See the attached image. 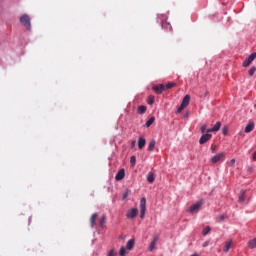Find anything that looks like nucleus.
I'll list each match as a JSON object with an SVG mask.
<instances>
[{"label": "nucleus", "instance_id": "obj_12", "mask_svg": "<svg viewBox=\"0 0 256 256\" xmlns=\"http://www.w3.org/2000/svg\"><path fill=\"white\" fill-rule=\"evenodd\" d=\"M231 245H233V240H228L224 243V252L229 253V249H231Z\"/></svg>", "mask_w": 256, "mask_h": 256}, {"label": "nucleus", "instance_id": "obj_14", "mask_svg": "<svg viewBox=\"0 0 256 256\" xmlns=\"http://www.w3.org/2000/svg\"><path fill=\"white\" fill-rule=\"evenodd\" d=\"M254 129H255V123L250 122L245 127V133H251V131H253Z\"/></svg>", "mask_w": 256, "mask_h": 256}, {"label": "nucleus", "instance_id": "obj_10", "mask_svg": "<svg viewBox=\"0 0 256 256\" xmlns=\"http://www.w3.org/2000/svg\"><path fill=\"white\" fill-rule=\"evenodd\" d=\"M153 91H155V93H157L158 95H161V93L165 91V85L160 84V85L153 86Z\"/></svg>", "mask_w": 256, "mask_h": 256}, {"label": "nucleus", "instance_id": "obj_44", "mask_svg": "<svg viewBox=\"0 0 256 256\" xmlns=\"http://www.w3.org/2000/svg\"><path fill=\"white\" fill-rule=\"evenodd\" d=\"M254 109H256V104H254Z\"/></svg>", "mask_w": 256, "mask_h": 256}, {"label": "nucleus", "instance_id": "obj_23", "mask_svg": "<svg viewBox=\"0 0 256 256\" xmlns=\"http://www.w3.org/2000/svg\"><path fill=\"white\" fill-rule=\"evenodd\" d=\"M155 123V117H151L145 124V127H151Z\"/></svg>", "mask_w": 256, "mask_h": 256}, {"label": "nucleus", "instance_id": "obj_21", "mask_svg": "<svg viewBox=\"0 0 256 256\" xmlns=\"http://www.w3.org/2000/svg\"><path fill=\"white\" fill-rule=\"evenodd\" d=\"M129 195H131V190L126 189L123 194H122V200L125 201V199H127V197H129Z\"/></svg>", "mask_w": 256, "mask_h": 256}, {"label": "nucleus", "instance_id": "obj_15", "mask_svg": "<svg viewBox=\"0 0 256 256\" xmlns=\"http://www.w3.org/2000/svg\"><path fill=\"white\" fill-rule=\"evenodd\" d=\"M147 141L143 137L138 138V147L139 149H143L145 147Z\"/></svg>", "mask_w": 256, "mask_h": 256}, {"label": "nucleus", "instance_id": "obj_33", "mask_svg": "<svg viewBox=\"0 0 256 256\" xmlns=\"http://www.w3.org/2000/svg\"><path fill=\"white\" fill-rule=\"evenodd\" d=\"M228 167H234L235 165V159H232L231 161L227 162Z\"/></svg>", "mask_w": 256, "mask_h": 256}, {"label": "nucleus", "instance_id": "obj_9", "mask_svg": "<svg viewBox=\"0 0 256 256\" xmlns=\"http://www.w3.org/2000/svg\"><path fill=\"white\" fill-rule=\"evenodd\" d=\"M221 129V122H216L212 128L207 129V133H217Z\"/></svg>", "mask_w": 256, "mask_h": 256}, {"label": "nucleus", "instance_id": "obj_30", "mask_svg": "<svg viewBox=\"0 0 256 256\" xmlns=\"http://www.w3.org/2000/svg\"><path fill=\"white\" fill-rule=\"evenodd\" d=\"M130 163L131 165L135 166V163H137V158L135 156H131Z\"/></svg>", "mask_w": 256, "mask_h": 256}, {"label": "nucleus", "instance_id": "obj_34", "mask_svg": "<svg viewBox=\"0 0 256 256\" xmlns=\"http://www.w3.org/2000/svg\"><path fill=\"white\" fill-rule=\"evenodd\" d=\"M147 103L148 105H153V103H155V98H149Z\"/></svg>", "mask_w": 256, "mask_h": 256}, {"label": "nucleus", "instance_id": "obj_5", "mask_svg": "<svg viewBox=\"0 0 256 256\" xmlns=\"http://www.w3.org/2000/svg\"><path fill=\"white\" fill-rule=\"evenodd\" d=\"M213 138L212 134H203L200 139H199V144L200 145H205V143H207V141H211V139Z\"/></svg>", "mask_w": 256, "mask_h": 256}, {"label": "nucleus", "instance_id": "obj_3", "mask_svg": "<svg viewBox=\"0 0 256 256\" xmlns=\"http://www.w3.org/2000/svg\"><path fill=\"white\" fill-rule=\"evenodd\" d=\"M145 211H147V200L145 198H141V200H140V217H141V219H145Z\"/></svg>", "mask_w": 256, "mask_h": 256}, {"label": "nucleus", "instance_id": "obj_1", "mask_svg": "<svg viewBox=\"0 0 256 256\" xmlns=\"http://www.w3.org/2000/svg\"><path fill=\"white\" fill-rule=\"evenodd\" d=\"M20 23L28 29V31L31 30V17L29 15L24 14L20 17Z\"/></svg>", "mask_w": 256, "mask_h": 256}, {"label": "nucleus", "instance_id": "obj_8", "mask_svg": "<svg viewBox=\"0 0 256 256\" xmlns=\"http://www.w3.org/2000/svg\"><path fill=\"white\" fill-rule=\"evenodd\" d=\"M138 213H139V210H137V208H132L127 212L126 217L128 219H135V217H137Z\"/></svg>", "mask_w": 256, "mask_h": 256}, {"label": "nucleus", "instance_id": "obj_40", "mask_svg": "<svg viewBox=\"0 0 256 256\" xmlns=\"http://www.w3.org/2000/svg\"><path fill=\"white\" fill-rule=\"evenodd\" d=\"M135 144H136V142H135V141H132V143H131L132 149H133V147H135Z\"/></svg>", "mask_w": 256, "mask_h": 256}, {"label": "nucleus", "instance_id": "obj_37", "mask_svg": "<svg viewBox=\"0 0 256 256\" xmlns=\"http://www.w3.org/2000/svg\"><path fill=\"white\" fill-rule=\"evenodd\" d=\"M108 256H115V250H110Z\"/></svg>", "mask_w": 256, "mask_h": 256}, {"label": "nucleus", "instance_id": "obj_43", "mask_svg": "<svg viewBox=\"0 0 256 256\" xmlns=\"http://www.w3.org/2000/svg\"><path fill=\"white\" fill-rule=\"evenodd\" d=\"M162 26L165 27V23H163Z\"/></svg>", "mask_w": 256, "mask_h": 256}, {"label": "nucleus", "instance_id": "obj_35", "mask_svg": "<svg viewBox=\"0 0 256 256\" xmlns=\"http://www.w3.org/2000/svg\"><path fill=\"white\" fill-rule=\"evenodd\" d=\"M183 109H185V106H182V104H180V106L177 109L176 113H181V111H183Z\"/></svg>", "mask_w": 256, "mask_h": 256}, {"label": "nucleus", "instance_id": "obj_4", "mask_svg": "<svg viewBox=\"0 0 256 256\" xmlns=\"http://www.w3.org/2000/svg\"><path fill=\"white\" fill-rule=\"evenodd\" d=\"M159 241V235H154L150 245L148 247V251L153 252L155 251V247L157 246V242Z\"/></svg>", "mask_w": 256, "mask_h": 256}, {"label": "nucleus", "instance_id": "obj_41", "mask_svg": "<svg viewBox=\"0 0 256 256\" xmlns=\"http://www.w3.org/2000/svg\"><path fill=\"white\" fill-rule=\"evenodd\" d=\"M220 219H221V221H225V216H224V215H221V216H220Z\"/></svg>", "mask_w": 256, "mask_h": 256}, {"label": "nucleus", "instance_id": "obj_27", "mask_svg": "<svg viewBox=\"0 0 256 256\" xmlns=\"http://www.w3.org/2000/svg\"><path fill=\"white\" fill-rule=\"evenodd\" d=\"M175 85H177V84L173 83V82H170V83L165 85V89H173V87H175Z\"/></svg>", "mask_w": 256, "mask_h": 256}, {"label": "nucleus", "instance_id": "obj_17", "mask_svg": "<svg viewBox=\"0 0 256 256\" xmlns=\"http://www.w3.org/2000/svg\"><path fill=\"white\" fill-rule=\"evenodd\" d=\"M147 181H148V183H154L155 182V173L149 172L147 175Z\"/></svg>", "mask_w": 256, "mask_h": 256}, {"label": "nucleus", "instance_id": "obj_19", "mask_svg": "<svg viewBox=\"0 0 256 256\" xmlns=\"http://www.w3.org/2000/svg\"><path fill=\"white\" fill-rule=\"evenodd\" d=\"M155 145H156L155 139H152V140L149 142L148 151H153V150L155 149Z\"/></svg>", "mask_w": 256, "mask_h": 256}, {"label": "nucleus", "instance_id": "obj_26", "mask_svg": "<svg viewBox=\"0 0 256 256\" xmlns=\"http://www.w3.org/2000/svg\"><path fill=\"white\" fill-rule=\"evenodd\" d=\"M119 255H120V256H125V255H127V248L121 247V248H120V251H119Z\"/></svg>", "mask_w": 256, "mask_h": 256}, {"label": "nucleus", "instance_id": "obj_2", "mask_svg": "<svg viewBox=\"0 0 256 256\" xmlns=\"http://www.w3.org/2000/svg\"><path fill=\"white\" fill-rule=\"evenodd\" d=\"M201 207H203V200H199L194 205L188 208V213H199Z\"/></svg>", "mask_w": 256, "mask_h": 256}, {"label": "nucleus", "instance_id": "obj_24", "mask_svg": "<svg viewBox=\"0 0 256 256\" xmlns=\"http://www.w3.org/2000/svg\"><path fill=\"white\" fill-rule=\"evenodd\" d=\"M209 233H211V227L206 226L202 232V235H209Z\"/></svg>", "mask_w": 256, "mask_h": 256}, {"label": "nucleus", "instance_id": "obj_25", "mask_svg": "<svg viewBox=\"0 0 256 256\" xmlns=\"http://www.w3.org/2000/svg\"><path fill=\"white\" fill-rule=\"evenodd\" d=\"M245 201V191H241L239 195V202L243 203Z\"/></svg>", "mask_w": 256, "mask_h": 256}, {"label": "nucleus", "instance_id": "obj_38", "mask_svg": "<svg viewBox=\"0 0 256 256\" xmlns=\"http://www.w3.org/2000/svg\"><path fill=\"white\" fill-rule=\"evenodd\" d=\"M202 247H209V241H205V242L202 244Z\"/></svg>", "mask_w": 256, "mask_h": 256}, {"label": "nucleus", "instance_id": "obj_13", "mask_svg": "<svg viewBox=\"0 0 256 256\" xmlns=\"http://www.w3.org/2000/svg\"><path fill=\"white\" fill-rule=\"evenodd\" d=\"M190 101H191V96L190 95H186L183 98L181 105L186 108L187 106H189Z\"/></svg>", "mask_w": 256, "mask_h": 256}, {"label": "nucleus", "instance_id": "obj_6", "mask_svg": "<svg viewBox=\"0 0 256 256\" xmlns=\"http://www.w3.org/2000/svg\"><path fill=\"white\" fill-rule=\"evenodd\" d=\"M222 159H225V153L221 152L216 154L215 156H213L210 161L211 163H219V161H221Z\"/></svg>", "mask_w": 256, "mask_h": 256}, {"label": "nucleus", "instance_id": "obj_18", "mask_svg": "<svg viewBox=\"0 0 256 256\" xmlns=\"http://www.w3.org/2000/svg\"><path fill=\"white\" fill-rule=\"evenodd\" d=\"M97 217H99V214L94 213L90 218V225L91 227H95V221H97Z\"/></svg>", "mask_w": 256, "mask_h": 256}, {"label": "nucleus", "instance_id": "obj_39", "mask_svg": "<svg viewBox=\"0 0 256 256\" xmlns=\"http://www.w3.org/2000/svg\"><path fill=\"white\" fill-rule=\"evenodd\" d=\"M166 25L168 26L169 31H173V28L171 27V24L166 23Z\"/></svg>", "mask_w": 256, "mask_h": 256}, {"label": "nucleus", "instance_id": "obj_28", "mask_svg": "<svg viewBox=\"0 0 256 256\" xmlns=\"http://www.w3.org/2000/svg\"><path fill=\"white\" fill-rule=\"evenodd\" d=\"M255 71H256V67H251L250 70L248 71L250 77H253V75H255Z\"/></svg>", "mask_w": 256, "mask_h": 256}, {"label": "nucleus", "instance_id": "obj_22", "mask_svg": "<svg viewBox=\"0 0 256 256\" xmlns=\"http://www.w3.org/2000/svg\"><path fill=\"white\" fill-rule=\"evenodd\" d=\"M147 111V106H139L138 107V113L139 115H143V113H145Z\"/></svg>", "mask_w": 256, "mask_h": 256}, {"label": "nucleus", "instance_id": "obj_32", "mask_svg": "<svg viewBox=\"0 0 256 256\" xmlns=\"http://www.w3.org/2000/svg\"><path fill=\"white\" fill-rule=\"evenodd\" d=\"M222 133H223V135H227L229 133V128L227 126H224L222 128Z\"/></svg>", "mask_w": 256, "mask_h": 256}, {"label": "nucleus", "instance_id": "obj_42", "mask_svg": "<svg viewBox=\"0 0 256 256\" xmlns=\"http://www.w3.org/2000/svg\"><path fill=\"white\" fill-rule=\"evenodd\" d=\"M207 95H209V92H208V91H206V92L204 93V97H207Z\"/></svg>", "mask_w": 256, "mask_h": 256}, {"label": "nucleus", "instance_id": "obj_31", "mask_svg": "<svg viewBox=\"0 0 256 256\" xmlns=\"http://www.w3.org/2000/svg\"><path fill=\"white\" fill-rule=\"evenodd\" d=\"M105 221H107V218L105 216H102L100 219V227H103V225H105Z\"/></svg>", "mask_w": 256, "mask_h": 256}, {"label": "nucleus", "instance_id": "obj_11", "mask_svg": "<svg viewBox=\"0 0 256 256\" xmlns=\"http://www.w3.org/2000/svg\"><path fill=\"white\" fill-rule=\"evenodd\" d=\"M115 179L116 181H122V179H125V169H120L116 174Z\"/></svg>", "mask_w": 256, "mask_h": 256}, {"label": "nucleus", "instance_id": "obj_20", "mask_svg": "<svg viewBox=\"0 0 256 256\" xmlns=\"http://www.w3.org/2000/svg\"><path fill=\"white\" fill-rule=\"evenodd\" d=\"M248 247H249V249H255L256 248V238H254V239H252L248 242Z\"/></svg>", "mask_w": 256, "mask_h": 256}, {"label": "nucleus", "instance_id": "obj_29", "mask_svg": "<svg viewBox=\"0 0 256 256\" xmlns=\"http://www.w3.org/2000/svg\"><path fill=\"white\" fill-rule=\"evenodd\" d=\"M200 132L207 134V124H203V125L200 127Z\"/></svg>", "mask_w": 256, "mask_h": 256}, {"label": "nucleus", "instance_id": "obj_16", "mask_svg": "<svg viewBox=\"0 0 256 256\" xmlns=\"http://www.w3.org/2000/svg\"><path fill=\"white\" fill-rule=\"evenodd\" d=\"M133 247H135V239H130L126 244V249H128V251H131Z\"/></svg>", "mask_w": 256, "mask_h": 256}, {"label": "nucleus", "instance_id": "obj_36", "mask_svg": "<svg viewBox=\"0 0 256 256\" xmlns=\"http://www.w3.org/2000/svg\"><path fill=\"white\" fill-rule=\"evenodd\" d=\"M210 149L212 153H215L217 151V145H212Z\"/></svg>", "mask_w": 256, "mask_h": 256}, {"label": "nucleus", "instance_id": "obj_7", "mask_svg": "<svg viewBox=\"0 0 256 256\" xmlns=\"http://www.w3.org/2000/svg\"><path fill=\"white\" fill-rule=\"evenodd\" d=\"M256 59V53H252L243 63V67H249L253 61Z\"/></svg>", "mask_w": 256, "mask_h": 256}]
</instances>
